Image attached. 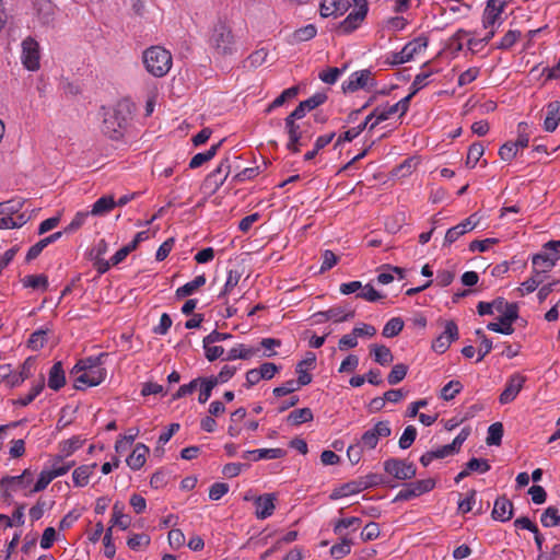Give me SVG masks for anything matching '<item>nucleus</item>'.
Returning a JSON list of instances; mask_svg holds the SVG:
<instances>
[{"label": "nucleus", "mask_w": 560, "mask_h": 560, "mask_svg": "<svg viewBox=\"0 0 560 560\" xmlns=\"http://www.w3.org/2000/svg\"><path fill=\"white\" fill-rule=\"evenodd\" d=\"M353 4L355 9L342 22L339 23L338 32L342 34L351 33L357 30L368 13L365 1L358 0H322L320 14L324 18L338 16L345 14Z\"/></svg>", "instance_id": "f257e3e1"}, {"label": "nucleus", "mask_w": 560, "mask_h": 560, "mask_svg": "<svg viewBox=\"0 0 560 560\" xmlns=\"http://www.w3.org/2000/svg\"><path fill=\"white\" fill-rule=\"evenodd\" d=\"M209 46L217 56H229L235 51V37L231 26L219 21L211 30Z\"/></svg>", "instance_id": "f03ea898"}, {"label": "nucleus", "mask_w": 560, "mask_h": 560, "mask_svg": "<svg viewBox=\"0 0 560 560\" xmlns=\"http://www.w3.org/2000/svg\"><path fill=\"white\" fill-rule=\"evenodd\" d=\"M143 63L148 72L161 78L172 68V55L163 47L152 46L143 52Z\"/></svg>", "instance_id": "7ed1b4c3"}, {"label": "nucleus", "mask_w": 560, "mask_h": 560, "mask_svg": "<svg viewBox=\"0 0 560 560\" xmlns=\"http://www.w3.org/2000/svg\"><path fill=\"white\" fill-rule=\"evenodd\" d=\"M316 362L314 353L308 352L304 360L298 363L296 373L299 374L298 380H290L283 383L281 386L273 388L272 393L277 397L289 395L300 387L305 386L312 382V376L303 370V365L312 366Z\"/></svg>", "instance_id": "20e7f679"}, {"label": "nucleus", "mask_w": 560, "mask_h": 560, "mask_svg": "<svg viewBox=\"0 0 560 560\" xmlns=\"http://www.w3.org/2000/svg\"><path fill=\"white\" fill-rule=\"evenodd\" d=\"M127 126V118L119 108L108 109L104 113L102 132L110 139L122 137Z\"/></svg>", "instance_id": "39448f33"}, {"label": "nucleus", "mask_w": 560, "mask_h": 560, "mask_svg": "<svg viewBox=\"0 0 560 560\" xmlns=\"http://www.w3.org/2000/svg\"><path fill=\"white\" fill-rule=\"evenodd\" d=\"M72 466V460H65L61 457L54 458L50 465L40 472L33 490H45L56 477L66 474Z\"/></svg>", "instance_id": "423d86ee"}, {"label": "nucleus", "mask_w": 560, "mask_h": 560, "mask_svg": "<svg viewBox=\"0 0 560 560\" xmlns=\"http://www.w3.org/2000/svg\"><path fill=\"white\" fill-rule=\"evenodd\" d=\"M21 62L28 71H37L40 67V47L36 39L28 36L21 43Z\"/></svg>", "instance_id": "0eeeda50"}, {"label": "nucleus", "mask_w": 560, "mask_h": 560, "mask_svg": "<svg viewBox=\"0 0 560 560\" xmlns=\"http://www.w3.org/2000/svg\"><path fill=\"white\" fill-rule=\"evenodd\" d=\"M558 246H560V241L548 242L545 245V248L548 252L539 253L532 257L533 268L539 270L540 272L548 273L560 259Z\"/></svg>", "instance_id": "6e6552de"}, {"label": "nucleus", "mask_w": 560, "mask_h": 560, "mask_svg": "<svg viewBox=\"0 0 560 560\" xmlns=\"http://www.w3.org/2000/svg\"><path fill=\"white\" fill-rule=\"evenodd\" d=\"M392 434V429L388 421H378L372 429L366 430L358 442L365 450H374L382 438H387Z\"/></svg>", "instance_id": "1a4fd4ad"}, {"label": "nucleus", "mask_w": 560, "mask_h": 560, "mask_svg": "<svg viewBox=\"0 0 560 560\" xmlns=\"http://www.w3.org/2000/svg\"><path fill=\"white\" fill-rule=\"evenodd\" d=\"M506 2L503 0H488L486 9L482 13V26L483 28L499 27L502 22V13Z\"/></svg>", "instance_id": "9d476101"}, {"label": "nucleus", "mask_w": 560, "mask_h": 560, "mask_svg": "<svg viewBox=\"0 0 560 560\" xmlns=\"http://www.w3.org/2000/svg\"><path fill=\"white\" fill-rule=\"evenodd\" d=\"M244 501H253L256 506L255 515L258 520H265L273 514L276 509L275 501L277 500L273 493H266L259 495H244Z\"/></svg>", "instance_id": "9b49d317"}, {"label": "nucleus", "mask_w": 560, "mask_h": 560, "mask_svg": "<svg viewBox=\"0 0 560 560\" xmlns=\"http://www.w3.org/2000/svg\"><path fill=\"white\" fill-rule=\"evenodd\" d=\"M384 470L398 480H407L416 476L415 465L398 458L385 460Z\"/></svg>", "instance_id": "f8f14e48"}, {"label": "nucleus", "mask_w": 560, "mask_h": 560, "mask_svg": "<svg viewBox=\"0 0 560 560\" xmlns=\"http://www.w3.org/2000/svg\"><path fill=\"white\" fill-rule=\"evenodd\" d=\"M74 378V387L77 389H83L85 387L97 386L106 377V370L104 368L88 369L77 371Z\"/></svg>", "instance_id": "ddd939ff"}, {"label": "nucleus", "mask_w": 560, "mask_h": 560, "mask_svg": "<svg viewBox=\"0 0 560 560\" xmlns=\"http://www.w3.org/2000/svg\"><path fill=\"white\" fill-rule=\"evenodd\" d=\"M427 40L423 38H416L404 46V48L393 54L392 63L402 65L410 61L415 55L421 52L427 48Z\"/></svg>", "instance_id": "4468645a"}, {"label": "nucleus", "mask_w": 560, "mask_h": 560, "mask_svg": "<svg viewBox=\"0 0 560 560\" xmlns=\"http://www.w3.org/2000/svg\"><path fill=\"white\" fill-rule=\"evenodd\" d=\"M375 86L370 70L364 69L353 72L348 81L343 82L342 88L345 91L354 92L360 89L371 90Z\"/></svg>", "instance_id": "2eb2a0df"}, {"label": "nucleus", "mask_w": 560, "mask_h": 560, "mask_svg": "<svg viewBox=\"0 0 560 560\" xmlns=\"http://www.w3.org/2000/svg\"><path fill=\"white\" fill-rule=\"evenodd\" d=\"M479 223V217L477 213H472L470 217L462 221L459 224L447 230L444 238V245H451L457 241L462 235L472 231Z\"/></svg>", "instance_id": "dca6fc26"}, {"label": "nucleus", "mask_w": 560, "mask_h": 560, "mask_svg": "<svg viewBox=\"0 0 560 560\" xmlns=\"http://www.w3.org/2000/svg\"><path fill=\"white\" fill-rule=\"evenodd\" d=\"M458 338V327L453 320L445 324L444 331L433 341L432 349L438 353H444L452 341Z\"/></svg>", "instance_id": "f3484780"}, {"label": "nucleus", "mask_w": 560, "mask_h": 560, "mask_svg": "<svg viewBox=\"0 0 560 560\" xmlns=\"http://www.w3.org/2000/svg\"><path fill=\"white\" fill-rule=\"evenodd\" d=\"M525 381V376L518 373L511 375L506 382L505 388L503 389L499 397L500 404L506 405L513 401L517 397L521 389L523 388Z\"/></svg>", "instance_id": "a211bd4d"}, {"label": "nucleus", "mask_w": 560, "mask_h": 560, "mask_svg": "<svg viewBox=\"0 0 560 560\" xmlns=\"http://www.w3.org/2000/svg\"><path fill=\"white\" fill-rule=\"evenodd\" d=\"M32 481V474L28 470H24L23 474L18 476H4L0 478V490L26 489Z\"/></svg>", "instance_id": "6ab92c4d"}, {"label": "nucleus", "mask_w": 560, "mask_h": 560, "mask_svg": "<svg viewBox=\"0 0 560 560\" xmlns=\"http://www.w3.org/2000/svg\"><path fill=\"white\" fill-rule=\"evenodd\" d=\"M231 165L229 160H222L220 164L207 176L206 183L213 191H217L226 180Z\"/></svg>", "instance_id": "aec40b11"}, {"label": "nucleus", "mask_w": 560, "mask_h": 560, "mask_svg": "<svg viewBox=\"0 0 560 560\" xmlns=\"http://www.w3.org/2000/svg\"><path fill=\"white\" fill-rule=\"evenodd\" d=\"M492 517L500 522H506L513 517V503L504 494L494 500Z\"/></svg>", "instance_id": "412c9836"}, {"label": "nucleus", "mask_w": 560, "mask_h": 560, "mask_svg": "<svg viewBox=\"0 0 560 560\" xmlns=\"http://www.w3.org/2000/svg\"><path fill=\"white\" fill-rule=\"evenodd\" d=\"M560 122V102L553 101L546 106V117L544 119V129L547 132H552L557 129Z\"/></svg>", "instance_id": "4be33fe9"}, {"label": "nucleus", "mask_w": 560, "mask_h": 560, "mask_svg": "<svg viewBox=\"0 0 560 560\" xmlns=\"http://www.w3.org/2000/svg\"><path fill=\"white\" fill-rule=\"evenodd\" d=\"M285 455V451L282 448H259L253 451H246L242 455L244 459L259 460V459H276L281 458Z\"/></svg>", "instance_id": "5701e85b"}, {"label": "nucleus", "mask_w": 560, "mask_h": 560, "mask_svg": "<svg viewBox=\"0 0 560 560\" xmlns=\"http://www.w3.org/2000/svg\"><path fill=\"white\" fill-rule=\"evenodd\" d=\"M148 454L149 447L142 443H138L132 453L127 457V465L133 470L140 469L144 465Z\"/></svg>", "instance_id": "b1692460"}, {"label": "nucleus", "mask_w": 560, "mask_h": 560, "mask_svg": "<svg viewBox=\"0 0 560 560\" xmlns=\"http://www.w3.org/2000/svg\"><path fill=\"white\" fill-rule=\"evenodd\" d=\"M35 368V359L30 357L27 358L22 366L21 371L18 374H13L9 380V384L12 387L20 386L25 380L30 378L33 375V371Z\"/></svg>", "instance_id": "393cba45"}, {"label": "nucleus", "mask_w": 560, "mask_h": 560, "mask_svg": "<svg viewBox=\"0 0 560 560\" xmlns=\"http://www.w3.org/2000/svg\"><path fill=\"white\" fill-rule=\"evenodd\" d=\"M96 468V464L93 465H82L74 469L72 474L73 487L83 488L86 487L90 482V478L93 475L94 469Z\"/></svg>", "instance_id": "a878e982"}, {"label": "nucleus", "mask_w": 560, "mask_h": 560, "mask_svg": "<svg viewBox=\"0 0 560 560\" xmlns=\"http://www.w3.org/2000/svg\"><path fill=\"white\" fill-rule=\"evenodd\" d=\"M66 384V375L60 361L56 362L48 374V387L59 390Z\"/></svg>", "instance_id": "bb28decb"}, {"label": "nucleus", "mask_w": 560, "mask_h": 560, "mask_svg": "<svg viewBox=\"0 0 560 560\" xmlns=\"http://www.w3.org/2000/svg\"><path fill=\"white\" fill-rule=\"evenodd\" d=\"M517 305L515 303H508L506 307L503 308L500 316V323L505 325L504 332H506V335H512L514 332L512 324L517 318Z\"/></svg>", "instance_id": "cd10ccee"}, {"label": "nucleus", "mask_w": 560, "mask_h": 560, "mask_svg": "<svg viewBox=\"0 0 560 560\" xmlns=\"http://www.w3.org/2000/svg\"><path fill=\"white\" fill-rule=\"evenodd\" d=\"M206 277L205 275L197 276L194 280L185 283L184 285L177 288L175 292V296L177 299H184L186 296L192 295L200 287L205 285Z\"/></svg>", "instance_id": "c85d7f7f"}, {"label": "nucleus", "mask_w": 560, "mask_h": 560, "mask_svg": "<svg viewBox=\"0 0 560 560\" xmlns=\"http://www.w3.org/2000/svg\"><path fill=\"white\" fill-rule=\"evenodd\" d=\"M62 235V232H55L52 234H50L49 236L40 240L39 242H37L36 244H34L27 252L26 254V260L27 261H31L33 259H35L40 253L42 250L48 246L49 244L58 241Z\"/></svg>", "instance_id": "c756f323"}, {"label": "nucleus", "mask_w": 560, "mask_h": 560, "mask_svg": "<svg viewBox=\"0 0 560 560\" xmlns=\"http://www.w3.org/2000/svg\"><path fill=\"white\" fill-rule=\"evenodd\" d=\"M122 510L124 504L117 501L113 506L112 528L118 526L121 530H126L130 526L131 518L129 515L124 514Z\"/></svg>", "instance_id": "7c9ffc66"}, {"label": "nucleus", "mask_w": 560, "mask_h": 560, "mask_svg": "<svg viewBox=\"0 0 560 560\" xmlns=\"http://www.w3.org/2000/svg\"><path fill=\"white\" fill-rule=\"evenodd\" d=\"M222 141L223 140L219 141L217 144H212L210 149L207 150L206 152L195 154L189 162V167L197 168L205 164L206 162L212 160L215 156L219 148L221 147Z\"/></svg>", "instance_id": "2f4dec72"}, {"label": "nucleus", "mask_w": 560, "mask_h": 560, "mask_svg": "<svg viewBox=\"0 0 560 560\" xmlns=\"http://www.w3.org/2000/svg\"><path fill=\"white\" fill-rule=\"evenodd\" d=\"M285 131L289 136V142L287 143V149L296 153L300 151L301 140L303 137L300 125H291L285 127Z\"/></svg>", "instance_id": "473e14b6"}, {"label": "nucleus", "mask_w": 560, "mask_h": 560, "mask_svg": "<svg viewBox=\"0 0 560 560\" xmlns=\"http://www.w3.org/2000/svg\"><path fill=\"white\" fill-rule=\"evenodd\" d=\"M489 469H490V466L486 459L471 458L467 463L466 468L456 476L455 481L457 482L459 479L467 476L470 471H478L480 474H483V472L488 471Z\"/></svg>", "instance_id": "72a5a7b5"}, {"label": "nucleus", "mask_w": 560, "mask_h": 560, "mask_svg": "<svg viewBox=\"0 0 560 560\" xmlns=\"http://www.w3.org/2000/svg\"><path fill=\"white\" fill-rule=\"evenodd\" d=\"M23 287L46 291L49 282L45 275H27L22 280Z\"/></svg>", "instance_id": "f704fd0d"}, {"label": "nucleus", "mask_w": 560, "mask_h": 560, "mask_svg": "<svg viewBox=\"0 0 560 560\" xmlns=\"http://www.w3.org/2000/svg\"><path fill=\"white\" fill-rule=\"evenodd\" d=\"M115 206L116 201L114 200L113 196H103L94 202L90 213L92 215H104Z\"/></svg>", "instance_id": "c9c22d12"}, {"label": "nucleus", "mask_w": 560, "mask_h": 560, "mask_svg": "<svg viewBox=\"0 0 560 560\" xmlns=\"http://www.w3.org/2000/svg\"><path fill=\"white\" fill-rule=\"evenodd\" d=\"M106 355V353H100L95 357L82 359L73 366L71 373L77 375V371L102 368L103 359Z\"/></svg>", "instance_id": "e433bc0d"}, {"label": "nucleus", "mask_w": 560, "mask_h": 560, "mask_svg": "<svg viewBox=\"0 0 560 560\" xmlns=\"http://www.w3.org/2000/svg\"><path fill=\"white\" fill-rule=\"evenodd\" d=\"M256 353V350L253 348H247L242 343L233 347L226 354L225 360L233 361L237 359L247 360L252 358Z\"/></svg>", "instance_id": "4c0bfd02"}, {"label": "nucleus", "mask_w": 560, "mask_h": 560, "mask_svg": "<svg viewBox=\"0 0 560 560\" xmlns=\"http://www.w3.org/2000/svg\"><path fill=\"white\" fill-rule=\"evenodd\" d=\"M45 387V380L44 376H40V380L37 384H35L31 392L26 394L24 397H20L14 401V405L25 407L30 405L44 389Z\"/></svg>", "instance_id": "58836bf2"}, {"label": "nucleus", "mask_w": 560, "mask_h": 560, "mask_svg": "<svg viewBox=\"0 0 560 560\" xmlns=\"http://www.w3.org/2000/svg\"><path fill=\"white\" fill-rule=\"evenodd\" d=\"M327 100L326 94L324 93H316L310 98L301 102L296 108H302V117L306 115L307 112L318 107L319 105L324 104Z\"/></svg>", "instance_id": "ea45409f"}, {"label": "nucleus", "mask_w": 560, "mask_h": 560, "mask_svg": "<svg viewBox=\"0 0 560 560\" xmlns=\"http://www.w3.org/2000/svg\"><path fill=\"white\" fill-rule=\"evenodd\" d=\"M371 350L373 352L374 360L383 366L388 365L394 359L389 348L386 346L373 345Z\"/></svg>", "instance_id": "a19ab883"}, {"label": "nucleus", "mask_w": 560, "mask_h": 560, "mask_svg": "<svg viewBox=\"0 0 560 560\" xmlns=\"http://www.w3.org/2000/svg\"><path fill=\"white\" fill-rule=\"evenodd\" d=\"M288 422L291 424L298 425L304 422H308L313 420V412L310 408H301L293 410L289 413L287 418Z\"/></svg>", "instance_id": "79ce46f5"}, {"label": "nucleus", "mask_w": 560, "mask_h": 560, "mask_svg": "<svg viewBox=\"0 0 560 560\" xmlns=\"http://www.w3.org/2000/svg\"><path fill=\"white\" fill-rule=\"evenodd\" d=\"M354 316V311H346L342 307H331L326 311V318L335 323L346 322Z\"/></svg>", "instance_id": "37998d69"}, {"label": "nucleus", "mask_w": 560, "mask_h": 560, "mask_svg": "<svg viewBox=\"0 0 560 560\" xmlns=\"http://www.w3.org/2000/svg\"><path fill=\"white\" fill-rule=\"evenodd\" d=\"M483 153L485 148L480 142L472 143L468 149L466 165L474 168Z\"/></svg>", "instance_id": "c03bdc74"}, {"label": "nucleus", "mask_w": 560, "mask_h": 560, "mask_svg": "<svg viewBox=\"0 0 560 560\" xmlns=\"http://www.w3.org/2000/svg\"><path fill=\"white\" fill-rule=\"evenodd\" d=\"M503 436V425L501 422L492 423L488 428L486 442L488 445H500Z\"/></svg>", "instance_id": "a18cd8bd"}, {"label": "nucleus", "mask_w": 560, "mask_h": 560, "mask_svg": "<svg viewBox=\"0 0 560 560\" xmlns=\"http://www.w3.org/2000/svg\"><path fill=\"white\" fill-rule=\"evenodd\" d=\"M268 51L265 48H260L252 52L244 62L245 68H257L266 62Z\"/></svg>", "instance_id": "49530a36"}, {"label": "nucleus", "mask_w": 560, "mask_h": 560, "mask_svg": "<svg viewBox=\"0 0 560 560\" xmlns=\"http://www.w3.org/2000/svg\"><path fill=\"white\" fill-rule=\"evenodd\" d=\"M299 88L292 86L284 90L279 96H277L272 103L268 106L267 113H270L273 108L282 106L287 100L293 98L298 95Z\"/></svg>", "instance_id": "de8ad7c7"}, {"label": "nucleus", "mask_w": 560, "mask_h": 560, "mask_svg": "<svg viewBox=\"0 0 560 560\" xmlns=\"http://www.w3.org/2000/svg\"><path fill=\"white\" fill-rule=\"evenodd\" d=\"M540 522L545 527H552L560 524V513L555 506H549L540 517Z\"/></svg>", "instance_id": "09e8293b"}, {"label": "nucleus", "mask_w": 560, "mask_h": 560, "mask_svg": "<svg viewBox=\"0 0 560 560\" xmlns=\"http://www.w3.org/2000/svg\"><path fill=\"white\" fill-rule=\"evenodd\" d=\"M404 328V322L399 317L390 318L383 328V336L386 338H392L397 336Z\"/></svg>", "instance_id": "8fccbe9b"}, {"label": "nucleus", "mask_w": 560, "mask_h": 560, "mask_svg": "<svg viewBox=\"0 0 560 560\" xmlns=\"http://www.w3.org/2000/svg\"><path fill=\"white\" fill-rule=\"evenodd\" d=\"M397 106L394 104L384 108L377 107L374 109L375 121L370 125V129H374L380 122L387 120L390 116L397 114Z\"/></svg>", "instance_id": "3c124183"}, {"label": "nucleus", "mask_w": 560, "mask_h": 560, "mask_svg": "<svg viewBox=\"0 0 560 560\" xmlns=\"http://www.w3.org/2000/svg\"><path fill=\"white\" fill-rule=\"evenodd\" d=\"M528 124L522 121L517 125V139L515 142H512L515 145V149L518 151L520 149H524L529 143V133L527 132Z\"/></svg>", "instance_id": "603ef678"}, {"label": "nucleus", "mask_w": 560, "mask_h": 560, "mask_svg": "<svg viewBox=\"0 0 560 560\" xmlns=\"http://www.w3.org/2000/svg\"><path fill=\"white\" fill-rule=\"evenodd\" d=\"M351 544L352 541L346 537H343L341 539V542L340 544H335L331 548H330V555L335 558V559H341L343 557H346L347 555L350 553L351 551Z\"/></svg>", "instance_id": "864d4df0"}, {"label": "nucleus", "mask_w": 560, "mask_h": 560, "mask_svg": "<svg viewBox=\"0 0 560 560\" xmlns=\"http://www.w3.org/2000/svg\"><path fill=\"white\" fill-rule=\"evenodd\" d=\"M199 384H200V393H199L198 401L200 404H205L211 397L212 389L217 385H215V382H213L210 377L200 378Z\"/></svg>", "instance_id": "5fc2aeb1"}, {"label": "nucleus", "mask_w": 560, "mask_h": 560, "mask_svg": "<svg viewBox=\"0 0 560 560\" xmlns=\"http://www.w3.org/2000/svg\"><path fill=\"white\" fill-rule=\"evenodd\" d=\"M408 366L399 363L393 366L392 371L387 376V381L390 385H396L401 382L407 375Z\"/></svg>", "instance_id": "6e6d98bb"}, {"label": "nucleus", "mask_w": 560, "mask_h": 560, "mask_svg": "<svg viewBox=\"0 0 560 560\" xmlns=\"http://www.w3.org/2000/svg\"><path fill=\"white\" fill-rule=\"evenodd\" d=\"M417 438V429L413 425H408L401 436L399 438L398 445L401 450L409 448Z\"/></svg>", "instance_id": "4d7b16f0"}, {"label": "nucleus", "mask_w": 560, "mask_h": 560, "mask_svg": "<svg viewBox=\"0 0 560 560\" xmlns=\"http://www.w3.org/2000/svg\"><path fill=\"white\" fill-rule=\"evenodd\" d=\"M463 389V385L459 381H450L447 384L443 386L441 389V398L444 400L453 399L456 394H458Z\"/></svg>", "instance_id": "13d9d810"}, {"label": "nucleus", "mask_w": 560, "mask_h": 560, "mask_svg": "<svg viewBox=\"0 0 560 560\" xmlns=\"http://www.w3.org/2000/svg\"><path fill=\"white\" fill-rule=\"evenodd\" d=\"M521 37V32L516 30L509 31L495 45L497 49L506 50L511 48Z\"/></svg>", "instance_id": "bf43d9fd"}, {"label": "nucleus", "mask_w": 560, "mask_h": 560, "mask_svg": "<svg viewBox=\"0 0 560 560\" xmlns=\"http://www.w3.org/2000/svg\"><path fill=\"white\" fill-rule=\"evenodd\" d=\"M22 206V200H8L5 202H0V215L13 217V214L21 210Z\"/></svg>", "instance_id": "052dcab7"}, {"label": "nucleus", "mask_w": 560, "mask_h": 560, "mask_svg": "<svg viewBox=\"0 0 560 560\" xmlns=\"http://www.w3.org/2000/svg\"><path fill=\"white\" fill-rule=\"evenodd\" d=\"M104 544V556L108 559H113L116 555V547L113 542V528L109 526L103 537Z\"/></svg>", "instance_id": "680f3d73"}, {"label": "nucleus", "mask_w": 560, "mask_h": 560, "mask_svg": "<svg viewBox=\"0 0 560 560\" xmlns=\"http://www.w3.org/2000/svg\"><path fill=\"white\" fill-rule=\"evenodd\" d=\"M127 545L131 550H138L150 545V537L147 534H135L128 538Z\"/></svg>", "instance_id": "e2e57ef3"}, {"label": "nucleus", "mask_w": 560, "mask_h": 560, "mask_svg": "<svg viewBox=\"0 0 560 560\" xmlns=\"http://www.w3.org/2000/svg\"><path fill=\"white\" fill-rule=\"evenodd\" d=\"M357 296L368 302H375L383 298V295L371 284L362 285L361 291L358 292Z\"/></svg>", "instance_id": "0e129e2a"}, {"label": "nucleus", "mask_w": 560, "mask_h": 560, "mask_svg": "<svg viewBox=\"0 0 560 560\" xmlns=\"http://www.w3.org/2000/svg\"><path fill=\"white\" fill-rule=\"evenodd\" d=\"M317 30L315 25L308 24L294 32V38L298 42H306L316 36Z\"/></svg>", "instance_id": "69168bd1"}, {"label": "nucleus", "mask_w": 560, "mask_h": 560, "mask_svg": "<svg viewBox=\"0 0 560 560\" xmlns=\"http://www.w3.org/2000/svg\"><path fill=\"white\" fill-rule=\"evenodd\" d=\"M46 335H47V330H45V329H38V330L34 331L28 339L30 347L33 350H38V349L43 348L46 342Z\"/></svg>", "instance_id": "338daca9"}, {"label": "nucleus", "mask_w": 560, "mask_h": 560, "mask_svg": "<svg viewBox=\"0 0 560 560\" xmlns=\"http://www.w3.org/2000/svg\"><path fill=\"white\" fill-rule=\"evenodd\" d=\"M380 536V527L377 523H368L361 532V538L363 541H371Z\"/></svg>", "instance_id": "774afa93"}]
</instances>
